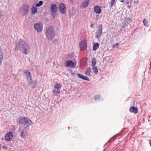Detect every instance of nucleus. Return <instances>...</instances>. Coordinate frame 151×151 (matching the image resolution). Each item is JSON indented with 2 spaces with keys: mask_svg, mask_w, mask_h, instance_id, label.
<instances>
[{
  "mask_svg": "<svg viewBox=\"0 0 151 151\" xmlns=\"http://www.w3.org/2000/svg\"><path fill=\"white\" fill-rule=\"evenodd\" d=\"M19 47L22 53L27 55L30 52V47L25 41L21 39L18 42Z\"/></svg>",
  "mask_w": 151,
  "mask_h": 151,
  "instance_id": "obj_1",
  "label": "nucleus"
},
{
  "mask_svg": "<svg viewBox=\"0 0 151 151\" xmlns=\"http://www.w3.org/2000/svg\"><path fill=\"white\" fill-rule=\"evenodd\" d=\"M19 121L18 123L19 125H23L24 127V129L28 128L29 126L32 124L33 122L27 117H22L18 118Z\"/></svg>",
  "mask_w": 151,
  "mask_h": 151,
  "instance_id": "obj_2",
  "label": "nucleus"
},
{
  "mask_svg": "<svg viewBox=\"0 0 151 151\" xmlns=\"http://www.w3.org/2000/svg\"><path fill=\"white\" fill-rule=\"evenodd\" d=\"M45 34L47 39L50 40H52L55 36V32L52 26L48 27L46 30Z\"/></svg>",
  "mask_w": 151,
  "mask_h": 151,
  "instance_id": "obj_3",
  "label": "nucleus"
},
{
  "mask_svg": "<svg viewBox=\"0 0 151 151\" xmlns=\"http://www.w3.org/2000/svg\"><path fill=\"white\" fill-rule=\"evenodd\" d=\"M29 5L27 4L22 5L19 9V12L23 16L26 15L29 10Z\"/></svg>",
  "mask_w": 151,
  "mask_h": 151,
  "instance_id": "obj_4",
  "label": "nucleus"
},
{
  "mask_svg": "<svg viewBox=\"0 0 151 151\" xmlns=\"http://www.w3.org/2000/svg\"><path fill=\"white\" fill-rule=\"evenodd\" d=\"M79 46L80 50L83 51L86 49L87 47L86 40H84L81 41L79 42Z\"/></svg>",
  "mask_w": 151,
  "mask_h": 151,
  "instance_id": "obj_5",
  "label": "nucleus"
},
{
  "mask_svg": "<svg viewBox=\"0 0 151 151\" xmlns=\"http://www.w3.org/2000/svg\"><path fill=\"white\" fill-rule=\"evenodd\" d=\"M34 28L37 32H40L42 30L43 26L41 23L38 22L34 24Z\"/></svg>",
  "mask_w": 151,
  "mask_h": 151,
  "instance_id": "obj_6",
  "label": "nucleus"
},
{
  "mask_svg": "<svg viewBox=\"0 0 151 151\" xmlns=\"http://www.w3.org/2000/svg\"><path fill=\"white\" fill-rule=\"evenodd\" d=\"M58 9L59 12L61 13L64 14L66 12V6L65 4L61 3L58 6Z\"/></svg>",
  "mask_w": 151,
  "mask_h": 151,
  "instance_id": "obj_7",
  "label": "nucleus"
},
{
  "mask_svg": "<svg viewBox=\"0 0 151 151\" xmlns=\"http://www.w3.org/2000/svg\"><path fill=\"white\" fill-rule=\"evenodd\" d=\"M76 62H73L71 60H67L65 62V65L67 67H71L74 68L76 65Z\"/></svg>",
  "mask_w": 151,
  "mask_h": 151,
  "instance_id": "obj_8",
  "label": "nucleus"
},
{
  "mask_svg": "<svg viewBox=\"0 0 151 151\" xmlns=\"http://www.w3.org/2000/svg\"><path fill=\"white\" fill-rule=\"evenodd\" d=\"M24 129H23L19 128V129L18 132L20 134V136L24 139H25L27 136V132L24 131Z\"/></svg>",
  "mask_w": 151,
  "mask_h": 151,
  "instance_id": "obj_9",
  "label": "nucleus"
},
{
  "mask_svg": "<svg viewBox=\"0 0 151 151\" xmlns=\"http://www.w3.org/2000/svg\"><path fill=\"white\" fill-rule=\"evenodd\" d=\"M13 137V133L11 132H9L6 133L5 137V139L6 141H10Z\"/></svg>",
  "mask_w": 151,
  "mask_h": 151,
  "instance_id": "obj_10",
  "label": "nucleus"
},
{
  "mask_svg": "<svg viewBox=\"0 0 151 151\" xmlns=\"http://www.w3.org/2000/svg\"><path fill=\"white\" fill-rule=\"evenodd\" d=\"M24 73L25 74V76L27 78V81L29 80H32V78L30 72L27 70H25L24 71Z\"/></svg>",
  "mask_w": 151,
  "mask_h": 151,
  "instance_id": "obj_11",
  "label": "nucleus"
},
{
  "mask_svg": "<svg viewBox=\"0 0 151 151\" xmlns=\"http://www.w3.org/2000/svg\"><path fill=\"white\" fill-rule=\"evenodd\" d=\"M51 13H56L57 10L56 5L54 3L52 4L50 6Z\"/></svg>",
  "mask_w": 151,
  "mask_h": 151,
  "instance_id": "obj_12",
  "label": "nucleus"
},
{
  "mask_svg": "<svg viewBox=\"0 0 151 151\" xmlns=\"http://www.w3.org/2000/svg\"><path fill=\"white\" fill-rule=\"evenodd\" d=\"M90 2V0H85L83 1L81 6V9L86 7L88 6Z\"/></svg>",
  "mask_w": 151,
  "mask_h": 151,
  "instance_id": "obj_13",
  "label": "nucleus"
},
{
  "mask_svg": "<svg viewBox=\"0 0 151 151\" xmlns=\"http://www.w3.org/2000/svg\"><path fill=\"white\" fill-rule=\"evenodd\" d=\"M94 10L96 14H99L101 13V8L98 5L94 7Z\"/></svg>",
  "mask_w": 151,
  "mask_h": 151,
  "instance_id": "obj_14",
  "label": "nucleus"
},
{
  "mask_svg": "<svg viewBox=\"0 0 151 151\" xmlns=\"http://www.w3.org/2000/svg\"><path fill=\"white\" fill-rule=\"evenodd\" d=\"M78 76L80 78L83 79L84 80L89 81H90L89 78L87 76H85L83 75L78 73L77 74Z\"/></svg>",
  "mask_w": 151,
  "mask_h": 151,
  "instance_id": "obj_15",
  "label": "nucleus"
},
{
  "mask_svg": "<svg viewBox=\"0 0 151 151\" xmlns=\"http://www.w3.org/2000/svg\"><path fill=\"white\" fill-rule=\"evenodd\" d=\"M129 111L131 112L136 114L138 112V109L137 107L132 106L129 108Z\"/></svg>",
  "mask_w": 151,
  "mask_h": 151,
  "instance_id": "obj_16",
  "label": "nucleus"
},
{
  "mask_svg": "<svg viewBox=\"0 0 151 151\" xmlns=\"http://www.w3.org/2000/svg\"><path fill=\"white\" fill-rule=\"evenodd\" d=\"M37 8L35 6H32L31 8V14H35L37 12Z\"/></svg>",
  "mask_w": 151,
  "mask_h": 151,
  "instance_id": "obj_17",
  "label": "nucleus"
},
{
  "mask_svg": "<svg viewBox=\"0 0 151 151\" xmlns=\"http://www.w3.org/2000/svg\"><path fill=\"white\" fill-rule=\"evenodd\" d=\"M102 32H96V34L95 35V38L98 40L99 39L101 36V35Z\"/></svg>",
  "mask_w": 151,
  "mask_h": 151,
  "instance_id": "obj_18",
  "label": "nucleus"
},
{
  "mask_svg": "<svg viewBox=\"0 0 151 151\" xmlns=\"http://www.w3.org/2000/svg\"><path fill=\"white\" fill-rule=\"evenodd\" d=\"M99 44L98 43L94 44L93 46V51H96L99 47Z\"/></svg>",
  "mask_w": 151,
  "mask_h": 151,
  "instance_id": "obj_19",
  "label": "nucleus"
},
{
  "mask_svg": "<svg viewBox=\"0 0 151 151\" xmlns=\"http://www.w3.org/2000/svg\"><path fill=\"white\" fill-rule=\"evenodd\" d=\"M131 20V19L130 18H127L124 20V23H125V24L128 25L130 22Z\"/></svg>",
  "mask_w": 151,
  "mask_h": 151,
  "instance_id": "obj_20",
  "label": "nucleus"
},
{
  "mask_svg": "<svg viewBox=\"0 0 151 151\" xmlns=\"http://www.w3.org/2000/svg\"><path fill=\"white\" fill-rule=\"evenodd\" d=\"M91 68L90 67H88L86 69L85 74L87 76H89L91 75Z\"/></svg>",
  "mask_w": 151,
  "mask_h": 151,
  "instance_id": "obj_21",
  "label": "nucleus"
},
{
  "mask_svg": "<svg viewBox=\"0 0 151 151\" xmlns=\"http://www.w3.org/2000/svg\"><path fill=\"white\" fill-rule=\"evenodd\" d=\"M60 91L57 90H54L52 91V92L53 93V95L55 96H57L58 94L60 93Z\"/></svg>",
  "mask_w": 151,
  "mask_h": 151,
  "instance_id": "obj_22",
  "label": "nucleus"
},
{
  "mask_svg": "<svg viewBox=\"0 0 151 151\" xmlns=\"http://www.w3.org/2000/svg\"><path fill=\"white\" fill-rule=\"evenodd\" d=\"M91 62L92 67L93 66H96L95 65H96V60L94 58H93Z\"/></svg>",
  "mask_w": 151,
  "mask_h": 151,
  "instance_id": "obj_23",
  "label": "nucleus"
},
{
  "mask_svg": "<svg viewBox=\"0 0 151 151\" xmlns=\"http://www.w3.org/2000/svg\"><path fill=\"white\" fill-rule=\"evenodd\" d=\"M92 70H93L94 74H97L98 73V71L97 68L96 66L92 67Z\"/></svg>",
  "mask_w": 151,
  "mask_h": 151,
  "instance_id": "obj_24",
  "label": "nucleus"
},
{
  "mask_svg": "<svg viewBox=\"0 0 151 151\" xmlns=\"http://www.w3.org/2000/svg\"><path fill=\"white\" fill-rule=\"evenodd\" d=\"M37 80H36L35 81H33V82L31 84L32 88H35L36 87V85L37 84Z\"/></svg>",
  "mask_w": 151,
  "mask_h": 151,
  "instance_id": "obj_25",
  "label": "nucleus"
},
{
  "mask_svg": "<svg viewBox=\"0 0 151 151\" xmlns=\"http://www.w3.org/2000/svg\"><path fill=\"white\" fill-rule=\"evenodd\" d=\"M54 87L55 89H56L57 90H59V89L61 88V86L60 84L57 83L55 84Z\"/></svg>",
  "mask_w": 151,
  "mask_h": 151,
  "instance_id": "obj_26",
  "label": "nucleus"
},
{
  "mask_svg": "<svg viewBox=\"0 0 151 151\" xmlns=\"http://www.w3.org/2000/svg\"><path fill=\"white\" fill-rule=\"evenodd\" d=\"M97 32H102V24H99L98 27Z\"/></svg>",
  "mask_w": 151,
  "mask_h": 151,
  "instance_id": "obj_27",
  "label": "nucleus"
},
{
  "mask_svg": "<svg viewBox=\"0 0 151 151\" xmlns=\"http://www.w3.org/2000/svg\"><path fill=\"white\" fill-rule=\"evenodd\" d=\"M43 3L42 1H40L38 3L36 4L35 6L36 7H40L42 5Z\"/></svg>",
  "mask_w": 151,
  "mask_h": 151,
  "instance_id": "obj_28",
  "label": "nucleus"
},
{
  "mask_svg": "<svg viewBox=\"0 0 151 151\" xmlns=\"http://www.w3.org/2000/svg\"><path fill=\"white\" fill-rule=\"evenodd\" d=\"M143 23L145 26L147 27H148L149 26L148 24L147 23V22L146 19H144L143 20Z\"/></svg>",
  "mask_w": 151,
  "mask_h": 151,
  "instance_id": "obj_29",
  "label": "nucleus"
},
{
  "mask_svg": "<svg viewBox=\"0 0 151 151\" xmlns=\"http://www.w3.org/2000/svg\"><path fill=\"white\" fill-rule=\"evenodd\" d=\"M100 96L99 95H96L95 96V99L96 101H99L100 99Z\"/></svg>",
  "mask_w": 151,
  "mask_h": 151,
  "instance_id": "obj_30",
  "label": "nucleus"
},
{
  "mask_svg": "<svg viewBox=\"0 0 151 151\" xmlns=\"http://www.w3.org/2000/svg\"><path fill=\"white\" fill-rule=\"evenodd\" d=\"M115 0H111L110 4V7H112L113 6Z\"/></svg>",
  "mask_w": 151,
  "mask_h": 151,
  "instance_id": "obj_31",
  "label": "nucleus"
},
{
  "mask_svg": "<svg viewBox=\"0 0 151 151\" xmlns=\"http://www.w3.org/2000/svg\"><path fill=\"white\" fill-rule=\"evenodd\" d=\"M28 81V85H30L31 84V85L33 81H32V80H29Z\"/></svg>",
  "mask_w": 151,
  "mask_h": 151,
  "instance_id": "obj_32",
  "label": "nucleus"
},
{
  "mask_svg": "<svg viewBox=\"0 0 151 151\" xmlns=\"http://www.w3.org/2000/svg\"><path fill=\"white\" fill-rule=\"evenodd\" d=\"M2 56L3 57V53L2 51V49L1 47L0 46V56Z\"/></svg>",
  "mask_w": 151,
  "mask_h": 151,
  "instance_id": "obj_33",
  "label": "nucleus"
},
{
  "mask_svg": "<svg viewBox=\"0 0 151 151\" xmlns=\"http://www.w3.org/2000/svg\"><path fill=\"white\" fill-rule=\"evenodd\" d=\"M127 26V24H125V23H124V22H123L122 23V24L121 27L122 28H124Z\"/></svg>",
  "mask_w": 151,
  "mask_h": 151,
  "instance_id": "obj_34",
  "label": "nucleus"
},
{
  "mask_svg": "<svg viewBox=\"0 0 151 151\" xmlns=\"http://www.w3.org/2000/svg\"><path fill=\"white\" fill-rule=\"evenodd\" d=\"M117 137V135H115V136H114V137H113L111 138L110 139V140L111 141H112L114 140V139H116Z\"/></svg>",
  "mask_w": 151,
  "mask_h": 151,
  "instance_id": "obj_35",
  "label": "nucleus"
},
{
  "mask_svg": "<svg viewBox=\"0 0 151 151\" xmlns=\"http://www.w3.org/2000/svg\"><path fill=\"white\" fill-rule=\"evenodd\" d=\"M51 14L53 18L54 19L55 18L56 15V13H51Z\"/></svg>",
  "mask_w": 151,
  "mask_h": 151,
  "instance_id": "obj_36",
  "label": "nucleus"
},
{
  "mask_svg": "<svg viewBox=\"0 0 151 151\" xmlns=\"http://www.w3.org/2000/svg\"><path fill=\"white\" fill-rule=\"evenodd\" d=\"M3 57L2 56H0V65L1 64L2 62V59H3Z\"/></svg>",
  "mask_w": 151,
  "mask_h": 151,
  "instance_id": "obj_37",
  "label": "nucleus"
},
{
  "mask_svg": "<svg viewBox=\"0 0 151 151\" xmlns=\"http://www.w3.org/2000/svg\"><path fill=\"white\" fill-rule=\"evenodd\" d=\"M3 12L2 11H0V17H1L4 16L3 14Z\"/></svg>",
  "mask_w": 151,
  "mask_h": 151,
  "instance_id": "obj_38",
  "label": "nucleus"
},
{
  "mask_svg": "<svg viewBox=\"0 0 151 151\" xmlns=\"http://www.w3.org/2000/svg\"><path fill=\"white\" fill-rule=\"evenodd\" d=\"M119 44L118 43H116L115 44H114V46H116V47H118Z\"/></svg>",
  "mask_w": 151,
  "mask_h": 151,
  "instance_id": "obj_39",
  "label": "nucleus"
},
{
  "mask_svg": "<svg viewBox=\"0 0 151 151\" xmlns=\"http://www.w3.org/2000/svg\"><path fill=\"white\" fill-rule=\"evenodd\" d=\"M94 25L93 24H91L90 25V27L92 29L94 28V27L93 26Z\"/></svg>",
  "mask_w": 151,
  "mask_h": 151,
  "instance_id": "obj_40",
  "label": "nucleus"
},
{
  "mask_svg": "<svg viewBox=\"0 0 151 151\" xmlns=\"http://www.w3.org/2000/svg\"><path fill=\"white\" fill-rule=\"evenodd\" d=\"M2 147H3V148L4 149H7V146H6L3 145V146Z\"/></svg>",
  "mask_w": 151,
  "mask_h": 151,
  "instance_id": "obj_41",
  "label": "nucleus"
},
{
  "mask_svg": "<svg viewBox=\"0 0 151 151\" xmlns=\"http://www.w3.org/2000/svg\"><path fill=\"white\" fill-rule=\"evenodd\" d=\"M58 41L57 40H54L53 41V43H55L56 41Z\"/></svg>",
  "mask_w": 151,
  "mask_h": 151,
  "instance_id": "obj_42",
  "label": "nucleus"
},
{
  "mask_svg": "<svg viewBox=\"0 0 151 151\" xmlns=\"http://www.w3.org/2000/svg\"><path fill=\"white\" fill-rule=\"evenodd\" d=\"M120 1L121 2H122V3H123V2H124V0H122Z\"/></svg>",
  "mask_w": 151,
  "mask_h": 151,
  "instance_id": "obj_43",
  "label": "nucleus"
}]
</instances>
